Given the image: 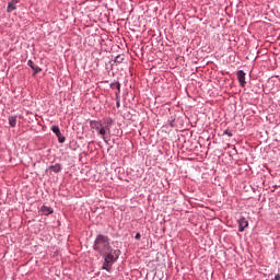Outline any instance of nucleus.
I'll list each match as a JSON object with an SVG mask.
<instances>
[{"label":"nucleus","mask_w":280,"mask_h":280,"mask_svg":"<svg viewBox=\"0 0 280 280\" xmlns=\"http://www.w3.org/2000/svg\"><path fill=\"white\" fill-rule=\"evenodd\" d=\"M14 10H16V4H14V2H9L8 3V8H7V12H14Z\"/></svg>","instance_id":"10"},{"label":"nucleus","mask_w":280,"mask_h":280,"mask_svg":"<svg viewBox=\"0 0 280 280\" xmlns=\"http://www.w3.org/2000/svg\"><path fill=\"white\" fill-rule=\"evenodd\" d=\"M272 280H280V275H276L275 279H272Z\"/></svg>","instance_id":"13"},{"label":"nucleus","mask_w":280,"mask_h":280,"mask_svg":"<svg viewBox=\"0 0 280 280\" xmlns=\"http://www.w3.org/2000/svg\"><path fill=\"white\" fill-rule=\"evenodd\" d=\"M236 75H237V80L240 82V85L242 88H245L246 86V72H244V70H238Z\"/></svg>","instance_id":"3"},{"label":"nucleus","mask_w":280,"mask_h":280,"mask_svg":"<svg viewBox=\"0 0 280 280\" xmlns=\"http://www.w3.org/2000/svg\"><path fill=\"white\" fill-rule=\"evenodd\" d=\"M51 130L54 133H56V137H58L59 143H65L66 138L62 136V132H60V127L59 126H52Z\"/></svg>","instance_id":"4"},{"label":"nucleus","mask_w":280,"mask_h":280,"mask_svg":"<svg viewBox=\"0 0 280 280\" xmlns=\"http://www.w3.org/2000/svg\"><path fill=\"white\" fill-rule=\"evenodd\" d=\"M113 126L112 118H104L103 120H91L90 127L96 130L101 139L106 141V135H110V127Z\"/></svg>","instance_id":"2"},{"label":"nucleus","mask_w":280,"mask_h":280,"mask_svg":"<svg viewBox=\"0 0 280 280\" xmlns=\"http://www.w3.org/2000/svg\"><path fill=\"white\" fill-rule=\"evenodd\" d=\"M40 211L44 213V215H51V213H54V209L47 206H43Z\"/></svg>","instance_id":"7"},{"label":"nucleus","mask_w":280,"mask_h":280,"mask_svg":"<svg viewBox=\"0 0 280 280\" xmlns=\"http://www.w3.org/2000/svg\"><path fill=\"white\" fill-rule=\"evenodd\" d=\"M237 223L240 233H244V229L248 228V220H246V218H241Z\"/></svg>","instance_id":"5"},{"label":"nucleus","mask_w":280,"mask_h":280,"mask_svg":"<svg viewBox=\"0 0 280 280\" xmlns=\"http://www.w3.org/2000/svg\"><path fill=\"white\" fill-rule=\"evenodd\" d=\"M9 125L11 126V128H14L16 126V116L9 117Z\"/></svg>","instance_id":"11"},{"label":"nucleus","mask_w":280,"mask_h":280,"mask_svg":"<svg viewBox=\"0 0 280 280\" xmlns=\"http://www.w3.org/2000/svg\"><path fill=\"white\" fill-rule=\"evenodd\" d=\"M225 135H229V137H233V135L229 133V131H225Z\"/></svg>","instance_id":"16"},{"label":"nucleus","mask_w":280,"mask_h":280,"mask_svg":"<svg viewBox=\"0 0 280 280\" xmlns=\"http://www.w3.org/2000/svg\"><path fill=\"white\" fill-rule=\"evenodd\" d=\"M27 67H30L33 71H35V73H40V71H43V69L36 66V63H34V61L32 60L27 61Z\"/></svg>","instance_id":"6"},{"label":"nucleus","mask_w":280,"mask_h":280,"mask_svg":"<svg viewBox=\"0 0 280 280\" xmlns=\"http://www.w3.org/2000/svg\"><path fill=\"white\" fill-rule=\"evenodd\" d=\"M11 3H14V5H16V3H19V0H12Z\"/></svg>","instance_id":"14"},{"label":"nucleus","mask_w":280,"mask_h":280,"mask_svg":"<svg viewBox=\"0 0 280 280\" xmlns=\"http://www.w3.org/2000/svg\"><path fill=\"white\" fill-rule=\"evenodd\" d=\"M225 135H229V137H233V135L229 133V131H225Z\"/></svg>","instance_id":"15"},{"label":"nucleus","mask_w":280,"mask_h":280,"mask_svg":"<svg viewBox=\"0 0 280 280\" xmlns=\"http://www.w3.org/2000/svg\"><path fill=\"white\" fill-rule=\"evenodd\" d=\"M126 56L125 55H118L115 57L114 62H116L117 65H121V62H124Z\"/></svg>","instance_id":"9"},{"label":"nucleus","mask_w":280,"mask_h":280,"mask_svg":"<svg viewBox=\"0 0 280 280\" xmlns=\"http://www.w3.org/2000/svg\"><path fill=\"white\" fill-rule=\"evenodd\" d=\"M60 170H62V166L60 164H55L49 167V171L54 172L55 174H58V172H60Z\"/></svg>","instance_id":"8"},{"label":"nucleus","mask_w":280,"mask_h":280,"mask_svg":"<svg viewBox=\"0 0 280 280\" xmlns=\"http://www.w3.org/2000/svg\"><path fill=\"white\" fill-rule=\"evenodd\" d=\"M119 86H120V85L118 84V85H117V89H119Z\"/></svg>","instance_id":"17"},{"label":"nucleus","mask_w":280,"mask_h":280,"mask_svg":"<svg viewBox=\"0 0 280 280\" xmlns=\"http://www.w3.org/2000/svg\"><path fill=\"white\" fill-rule=\"evenodd\" d=\"M93 248L96 250V253H100V255L104 257L102 270L110 272L113 270V264L119 259L121 250L113 249V247H110V238L102 234L96 236Z\"/></svg>","instance_id":"1"},{"label":"nucleus","mask_w":280,"mask_h":280,"mask_svg":"<svg viewBox=\"0 0 280 280\" xmlns=\"http://www.w3.org/2000/svg\"><path fill=\"white\" fill-rule=\"evenodd\" d=\"M136 240H141V233L136 234Z\"/></svg>","instance_id":"12"}]
</instances>
